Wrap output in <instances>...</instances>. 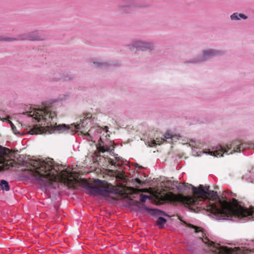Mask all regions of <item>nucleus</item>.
<instances>
[{
	"label": "nucleus",
	"instance_id": "8",
	"mask_svg": "<svg viewBox=\"0 0 254 254\" xmlns=\"http://www.w3.org/2000/svg\"><path fill=\"white\" fill-rule=\"evenodd\" d=\"M178 139L179 137L178 136L173 135L170 133H166L164 135L163 137L160 138H156V139L151 141V146H153L157 144L160 145L162 144L165 141L168 143H173L174 141H176Z\"/></svg>",
	"mask_w": 254,
	"mask_h": 254
},
{
	"label": "nucleus",
	"instance_id": "10",
	"mask_svg": "<svg viewBox=\"0 0 254 254\" xmlns=\"http://www.w3.org/2000/svg\"><path fill=\"white\" fill-rule=\"evenodd\" d=\"M217 55V52L213 50H208L203 52V55L202 59L199 60V61H202L209 58L212 57Z\"/></svg>",
	"mask_w": 254,
	"mask_h": 254
},
{
	"label": "nucleus",
	"instance_id": "9",
	"mask_svg": "<svg viewBox=\"0 0 254 254\" xmlns=\"http://www.w3.org/2000/svg\"><path fill=\"white\" fill-rule=\"evenodd\" d=\"M133 46L137 49V50L140 51L151 50L153 48V46L151 44L140 41L135 42Z\"/></svg>",
	"mask_w": 254,
	"mask_h": 254
},
{
	"label": "nucleus",
	"instance_id": "19",
	"mask_svg": "<svg viewBox=\"0 0 254 254\" xmlns=\"http://www.w3.org/2000/svg\"><path fill=\"white\" fill-rule=\"evenodd\" d=\"M92 115L90 113L87 114L84 119H86L87 121H90V119L91 118Z\"/></svg>",
	"mask_w": 254,
	"mask_h": 254
},
{
	"label": "nucleus",
	"instance_id": "11",
	"mask_svg": "<svg viewBox=\"0 0 254 254\" xmlns=\"http://www.w3.org/2000/svg\"><path fill=\"white\" fill-rule=\"evenodd\" d=\"M0 186L3 190L8 191L9 190V186L8 182L2 180L0 182Z\"/></svg>",
	"mask_w": 254,
	"mask_h": 254
},
{
	"label": "nucleus",
	"instance_id": "12",
	"mask_svg": "<svg viewBox=\"0 0 254 254\" xmlns=\"http://www.w3.org/2000/svg\"><path fill=\"white\" fill-rule=\"evenodd\" d=\"M166 222V220L163 217H159L156 222L157 225L162 228Z\"/></svg>",
	"mask_w": 254,
	"mask_h": 254
},
{
	"label": "nucleus",
	"instance_id": "2",
	"mask_svg": "<svg viewBox=\"0 0 254 254\" xmlns=\"http://www.w3.org/2000/svg\"><path fill=\"white\" fill-rule=\"evenodd\" d=\"M193 196H184L182 194H175L172 192H167L161 195L160 198L163 201H167L173 205L182 203L188 205H195L199 200L209 199L216 201V202H209L206 206V210L215 215L218 219H227L232 216L244 218L252 216L254 213V207L246 208L242 206L235 198L231 201L227 199L221 200L217 192L214 190L207 192L205 190L202 185L196 188L192 187Z\"/></svg>",
	"mask_w": 254,
	"mask_h": 254
},
{
	"label": "nucleus",
	"instance_id": "4",
	"mask_svg": "<svg viewBox=\"0 0 254 254\" xmlns=\"http://www.w3.org/2000/svg\"><path fill=\"white\" fill-rule=\"evenodd\" d=\"M247 146L246 143L241 142L239 140H235L230 144H227L225 146H220V148L214 151H209V154L215 157H221L224 153L226 154H232L234 152H240Z\"/></svg>",
	"mask_w": 254,
	"mask_h": 254
},
{
	"label": "nucleus",
	"instance_id": "22",
	"mask_svg": "<svg viewBox=\"0 0 254 254\" xmlns=\"http://www.w3.org/2000/svg\"><path fill=\"white\" fill-rule=\"evenodd\" d=\"M203 188L205 190L207 191V192H209V191H210L209 190V186H206L205 187L203 186Z\"/></svg>",
	"mask_w": 254,
	"mask_h": 254
},
{
	"label": "nucleus",
	"instance_id": "27",
	"mask_svg": "<svg viewBox=\"0 0 254 254\" xmlns=\"http://www.w3.org/2000/svg\"><path fill=\"white\" fill-rule=\"evenodd\" d=\"M2 168V166H0V168Z\"/></svg>",
	"mask_w": 254,
	"mask_h": 254
},
{
	"label": "nucleus",
	"instance_id": "25",
	"mask_svg": "<svg viewBox=\"0 0 254 254\" xmlns=\"http://www.w3.org/2000/svg\"><path fill=\"white\" fill-rule=\"evenodd\" d=\"M111 197L112 199H118V198H114V197Z\"/></svg>",
	"mask_w": 254,
	"mask_h": 254
},
{
	"label": "nucleus",
	"instance_id": "18",
	"mask_svg": "<svg viewBox=\"0 0 254 254\" xmlns=\"http://www.w3.org/2000/svg\"><path fill=\"white\" fill-rule=\"evenodd\" d=\"M10 124L11 125V129L13 130V131L14 132L15 134L18 133L19 132H17L16 128L14 126V125L12 123V122H10Z\"/></svg>",
	"mask_w": 254,
	"mask_h": 254
},
{
	"label": "nucleus",
	"instance_id": "13",
	"mask_svg": "<svg viewBox=\"0 0 254 254\" xmlns=\"http://www.w3.org/2000/svg\"><path fill=\"white\" fill-rule=\"evenodd\" d=\"M98 149L99 150V151L101 152H105L106 151H108L110 149L109 147L107 145L101 146L100 145L98 147Z\"/></svg>",
	"mask_w": 254,
	"mask_h": 254
},
{
	"label": "nucleus",
	"instance_id": "20",
	"mask_svg": "<svg viewBox=\"0 0 254 254\" xmlns=\"http://www.w3.org/2000/svg\"><path fill=\"white\" fill-rule=\"evenodd\" d=\"M238 16H239L240 19L243 18L244 19H246L247 18V16H246L245 14L242 13L238 14Z\"/></svg>",
	"mask_w": 254,
	"mask_h": 254
},
{
	"label": "nucleus",
	"instance_id": "6",
	"mask_svg": "<svg viewBox=\"0 0 254 254\" xmlns=\"http://www.w3.org/2000/svg\"><path fill=\"white\" fill-rule=\"evenodd\" d=\"M44 38L38 32H32L28 34L18 35L17 38L3 37L0 36V41L10 42L15 40H43Z\"/></svg>",
	"mask_w": 254,
	"mask_h": 254
},
{
	"label": "nucleus",
	"instance_id": "3",
	"mask_svg": "<svg viewBox=\"0 0 254 254\" xmlns=\"http://www.w3.org/2000/svg\"><path fill=\"white\" fill-rule=\"evenodd\" d=\"M29 116L33 117L38 122H41V126H34L29 132L30 134H37L50 130H58L59 132L73 133L78 130L84 135L90 136L86 130L90 127L88 125L90 121L83 119L81 124L67 126L65 124L57 125L56 123L57 115L55 112L52 111L49 107H45L43 109H33L28 112Z\"/></svg>",
	"mask_w": 254,
	"mask_h": 254
},
{
	"label": "nucleus",
	"instance_id": "1",
	"mask_svg": "<svg viewBox=\"0 0 254 254\" xmlns=\"http://www.w3.org/2000/svg\"><path fill=\"white\" fill-rule=\"evenodd\" d=\"M32 167L25 169L23 175L29 179L41 182L45 186L50 185L57 180L63 182L69 188L76 189L79 186L86 189L91 194H100L111 197V193L120 194L123 197H127L128 194L138 193L142 190L123 186L121 188L114 189L109 186L108 183L100 180H95L93 183L84 179H79L78 173L72 172L69 167L64 169L62 165L56 164L53 159L39 161L31 160Z\"/></svg>",
	"mask_w": 254,
	"mask_h": 254
},
{
	"label": "nucleus",
	"instance_id": "24",
	"mask_svg": "<svg viewBox=\"0 0 254 254\" xmlns=\"http://www.w3.org/2000/svg\"><path fill=\"white\" fill-rule=\"evenodd\" d=\"M135 203H136V205H138L139 204V201H135Z\"/></svg>",
	"mask_w": 254,
	"mask_h": 254
},
{
	"label": "nucleus",
	"instance_id": "17",
	"mask_svg": "<svg viewBox=\"0 0 254 254\" xmlns=\"http://www.w3.org/2000/svg\"><path fill=\"white\" fill-rule=\"evenodd\" d=\"M231 18L232 20H239L240 17L238 16V13H234L231 16Z\"/></svg>",
	"mask_w": 254,
	"mask_h": 254
},
{
	"label": "nucleus",
	"instance_id": "26",
	"mask_svg": "<svg viewBox=\"0 0 254 254\" xmlns=\"http://www.w3.org/2000/svg\"><path fill=\"white\" fill-rule=\"evenodd\" d=\"M252 146H254V144L252 145Z\"/></svg>",
	"mask_w": 254,
	"mask_h": 254
},
{
	"label": "nucleus",
	"instance_id": "7",
	"mask_svg": "<svg viewBox=\"0 0 254 254\" xmlns=\"http://www.w3.org/2000/svg\"><path fill=\"white\" fill-rule=\"evenodd\" d=\"M11 151L7 148L0 146V164H3V169H8L10 167H13V160L6 159Z\"/></svg>",
	"mask_w": 254,
	"mask_h": 254
},
{
	"label": "nucleus",
	"instance_id": "23",
	"mask_svg": "<svg viewBox=\"0 0 254 254\" xmlns=\"http://www.w3.org/2000/svg\"><path fill=\"white\" fill-rule=\"evenodd\" d=\"M135 182H136L137 184H138L141 185V184H142V181H140L139 179H135Z\"/></svg>",
	"mask_w": 254,
	"mask_h": 254
},
{
	"label": "nucleus",
	"instance_id": "14",
	"mask_svg": "<svg viewBox=\"0 0 254 254\" xmlns=\"http://www.w3.org/2000/svg\"><path fill=\"white\" fill-rule=\"evenodd\" d=\"M188 226L190 228L194 229L195 233H197L202 231V229L200 227L194 226L191 224H188Z\"/></svg>",
	"mask_w": 254,
	"mask_h": 254
},
{
	"label": "nucleus",
	"instance_id": "16",
	"mask_svg": "<svg viewBox=\"0 0 254 254\" xmlns=\"http://www.w3.org/2000/svg\"><path fill=\"white\" fill-rule=\"evenodd\" d=\"M149 198V196H148L146 195H144L143 194H141L140 195V201L141 202H145L146 201L147 198Z\"/></svg>",
	"mask_w": 254,
	"mask_h": 254
},
{
	"label": "nucleus",
	"instance_id": "21",
	"mask_svg": "<svg viewBox=\"0 0 254 254\" xmlns=\"http://www.w3.org/2000/svg\"><path fill=\"white\" fill-rule=\"evenodd\" d=\"M94 64H95L96 66H102L103 65H104V63H98V62H97V63L94 62Z\"/></svg>",
	"mask_w": 254,
	"mask_h": 254
},
{
	"label": "nucleus",
	"instance_id": "15",
	"mask_svg": "<svg viewBox=\"0 0 254 254\" xmlns=\"http://www.w3.org/2000/svg\"><path fill=\"white\" fill-rule=\"evenodd\" d=\"M202 241L206 244L212 246L214 245V243L209 240L207 237H205L202 239Z\"/></svg>",
	"mask_w": 254,
	"mask_h": 254
},
{
	"label": "nucleus",
	"instance_id": "5",
	"mask_svg": "<svg viewBox=\"0 0 254 254\" xmlns=\"http://www.w3.org/2000/svg\"><path fill=\"white\" fill-rule=\"evenodd\" d=\"M217 252L215 254H254V249L250 250L245 248H229L217 245Z\"/></svg>",
	"mask_w": 254,
	"mask_h": 254
}]
</instances>
